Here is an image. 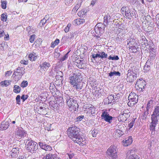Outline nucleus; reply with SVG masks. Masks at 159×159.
Listing matches in <instances>:
<instances>
[{
    "instance_id": "obj_1",
    "label": "nucleus",
    "mask_w": 159,
    "mask_h": 159,
    "mask_svg": "<svg viewBox=\"0 0 159 159\" xmlns=\"http://www.w3.org/2000/svg\"><path fill=\"white\" fill-rule=\"evenodd\" d=\"M81 78L80 71L78 69L75 70L72 74V75L70 77V84L78 91L81 90L83 87V84L80 82V79Z\"/></svg>"
},
{
    "instance_id": "obj_2",
    "label": "nucleus",
    "mask_w": 159,
    "mask_h": 159,
    "mask_svg": "<svg viewBox=\"0 0 159 159\" xmlns=\"http://www.w3.org/2000/svg\"><path fill=\"white\" fill-rule=\"evenodd\" d=\"M69 137L74 142L79 143L82 141V138L80 135V130L75 127L69 128L67 130Z\"/></svg>"
},
{
    "instance_id": "obj_3",
    "label": "nucleus",
    "mask_w": 159,
    "mask_h": 159,
    "mask_svg": "<svg viewBox=\"0 0 159 159\" xmlns=\"http://www.w3.org/2000/svg\"><path fill=\"white\" fill-rule=\"evenodd\" d=\"M151 125H150L151 130H154L157 125L159 120V106H156L153 113L151 115Z\"/></svg>"
},
{
    "instance_id": "obj_4",
    "label": "nucleus",
    "mask_w": 159,
    "mask_h": 159,
    "mask_svg": "<svg viewBox=\"0 0 159 159\" xmlns=\"http://www.w3.org/2000/svg\"><path fill=\"white\" fill-rule=\"evenodd\" d=\"M24 143L26 146L27 150L32 153H34L38 149V144L36 142L30 140L29 138L24 140Z\"/></svg>"
},
{
    "instance_id": "obj_5",
    "label": "nucleus",
    "mask_w": 159,
    "mask_h": 159,
    "mask_svg": "<svg viewBox=\"0 0 159 159\" xmlns=\"http://www.w3.org/2000/svg\"><path fill=\"white\" fill-rule=\"evenodd\" d=\"M66 102L69 107L74 111L78 110L79 105L74 97L68 96L66 97Z\"/></svg>"
},
{
    "instance_id": "obj_6",
    "label": "nucleus",
    "mask_w": 159,
    "mask_h": 159,
    "mask_svg": "<svg viewBox=\"0 0 159 159\" xmlns=\"http://www.w3.org/2000/svg\"><path fill=\"white\" fill-rule=\"evenodd\" d=\"M107 156L110 159H116L117 158L116 147L114 146H111L107 151Z\"/></svg>"
},
{
    "instance_id": "obj_7",
    "label": "nucleus",
    "mask_w": 159,
    "mask_h": 159,
    "mask_svg": "<svg viewBox=\"0 0 159 159\" xmlns=\"http://www.w3.org/2000/svg\"><path fill=\"white\" fill-rule=\"evenodd\" d=\"M128 98L129 101L128 102V104L129 106H133L137 102L138 96L137 95L130 93Z\"/></svg>"
},
{
    "instance_id": "obj_8",
    "label": "nucleus",
    "mask_w": 159,
    "mask_h": 159,
    "mask_svg": "<svg viewBox=\"0 0 159 159\" xmlns=\"http://www.w3.org/2000/svg\"><path fill=\"white\" fill-rule=\"evenodd\" d=\"M102 119L105 120L109 124L111 123L113 117L110 116L107 111H104L102 112L101 115Z\"/></svg>"
},
{
    "instance_id": "obj_9",
    "label": "nucleus",
    "mask_w": 159,
    "mask_h": 159,
    "mask_svg": "<svg viewBox=\"0 0 159 159\" xmlns=\"http://www.w3.org/2000/svg\"><path fill=\"white\" fill-rule=\"evenodd\" d=\"M20 146L17 145H14L11 152V156L12 158H16L18 156L20 152Z\"/></svg>"
},
{
    "instance_id": "obj_10",
    "label": "nucleus",
    "mask_w": 159,
    "mask_h": 159,
    "mask_svg": "<svg viewBox=\"0 0 159 159\" xmlns=\"http://www.w3.org/2000/svg\"><path fill=\"white\" fill-rule=\"evenodd\" d=\"M128 159H139V157L135 154L132 150H129L126 153Z\"/></svg>"
},
{
    "instance_id": "obj_11",
    "label": "nucleus",
    "mask_w": 159,
    "mask_h": 159,
    "mask_svg": "<svg viewBox=\"0 0 159 159\" xmlns=\"http://www.w3.org/2000/svg\"><path fill=\"white\" fill-rule=\"evenodd\" d=\"M42 159H61L55 153H48L43 157Z\"/></svg>"
},
{
    "instance_id": "obj_12",
    "label": "nucleus",
    "mask_w": 159,
    "mask_h": 159,
    "mask_svg": "<svg viewBox=\"0 0 159 159\" xmlns=\"http://www.w3.org/2000/svg\"><path fill=\"white\" fill-rule=\"evenodd\" d=\"M39 144L40 147L46 151H49L52 149V148L50 146L45 144L44 143L39 142Z\"/></svg>"
},
{
    "instance_id": "obj_13",
    "label": "nucleus",
    "mask_w": 159,
    "mask_h": 159,
    "mask_svg": "<svg viewBox=\"0 0 159 159\" xmlns=\"http://www.w3.org/2000/svg\"><path fill=\"white\" fill-rule=\"evenodd\" d=\"M16 137L22 138L26 135V133L22 128L18 129L15 134Z\"/></svg>"
},
{
    "instance_id": "obj_14",
    "label": "nucleus",
    "mask_w": 159,
    "mask_h": 159,
    "mask_svg": "<svg viewBox=\"0 0 159 159\" xmlns=\"http://www.w3.org/2000/svg\"><path fill=\"white\" fill-rule=\"evenodd\" d=\"M135 84L139 88V90L140 89H141L140 90L142 91H143V89H144L145 86V82L143 81H141V80H140L138 81Z\"/></svg>"
},
{
    "instance_id": "obj_15",
    "label": "nucleus",
    "mask_w": 159,
    "mask_h": 159,
    "mask_svg": "<svg viewBox=\"0 0 159 159\" xmlns=\"http://www.w3.org/2000/svg\"><path fill=\"white\" fill-rule=\"evenodd\" d=\"M104 26L101 27V26H96L95 27V31L97 34H102L104 33Z\"/></svg>"
},
{
    "instance_id": "obj_16",
    "label": "nucleus",
    "mask_w": 159,
    "mask_h": 159,
    "mask_svg": "<svg viewBox=\"0 0 159 159\" xmlns=\"http://www.w3.org/2000/svg\"><path fill=\"white\" fill-rule=\"evenodd\" d=\"M9 126V123L8 121H3L1 124L0 130H3L6 129Z\"/></svg>"
},
{
    "instance_id": "obj_17",
    "label": "nucleus",
    "mask_w": 159,
    "mask_h": 159,
    "mask_svg": "<svg viewBox=\"0 0 159 159\" xmlns=\"http://www.w3.org/2000/svg\"><path fill=\"white\" fill-rule=\"evenodd\" d=\"M50 66V63L46 62H43L40 65V67L44 70L48 69Z\"/></svg>"
},
{
    "instance_id": "obj_18",
    "label": "nucleus",
    "mask_w": 159,
    "mask_h": 159,
    "mask_svg": "<svg viewBox=\"0 0 159 159\" xmlns=\"http://www.w3.org/2000/svg\"><path fill=\"white\" fill-rule=\"evenodd\" d=\"M123 142L124 146H127L130 145L132 142V137L129 136L128 139H126L125 140H123Z\"/></svg>"
},
{
    "instance_id": "obj_19",
    "label": "nucleus",
    "mask_w": 159,
    "mask_h": 159,
    "mask_svg": "<svg viewBox=\"0 0 159 159\" xmlns=\"http://www.w3.org/2000/svg\"><path fill=\"white\" fill-rule=\"evenodd\" d=\"M84 64L83 60L77 59L75 61V64L80 69H81L83 67V65Z\"/></svg>"
},
{
    "instance_id": "obj_20",
    "label": "nucleus",
    "mask_w": 159,
    "mask_h": 159,
    "mask_svg": "<svg viewBox=\"0 0 159 159\" xmlns=\"http://www.w3.org/2000/svg\"><path fill=\"white\" fill-rule=\"evenodd\" d=\"M37 55L34 52L30 54L29 56V59L31 61L35 60L37 58Z\"/></svg>"
},
{
    "instance_id": "obj_21",
    "label": "nucleus",
    "mask_w": 159,
    "mask_h": 159,
    "mask_svg": "<svg viewBox=\"0 0 159 159\" xmlns=\"http://www.w3.org/2000/svg\"><path fill=\"white\" fill-rule=\"evenodd\" d=\"M25 69L23 67H19L15 69L14 71L23 75L25 73Z\"/></svg>"
},
{
    "instance_id": "obj_22",
    "label": "nucleus",
    "mask_w": 159,
    "mask_h": 159,
    "mask_svg": "<svg viewBox=\"0 0 159 159\" xmlns=\"http://www.w3.org/2000/svg\"><path fill=\"white\" fill-rule=\"evenodd\" d=\"M85 22V20L83 19H78L75 20L74 21V23L75 25H79Z\"/></svg>"
},
{
    "instance_id": "obj_23",
    "label": "nucleus",
    "mask_w": 159,
    "mask_h": 159,
    "mask_svg": "<svg viewBox=\"0 0 159 159\" xmlns=\"http://www.w3.org/2000/svg\"><path fill=\"white\" fill-rule=\"evenodd\" d=\"M121 11L123 14H124L125 13H127V12H130V10L128 6H124L122 7L121 10Z\"/></svg>"
},
{
    "instance_id": "obj_24",
    "label": "nucleus",
    "mask_w": 159,
    "mask_h": 159,
    "mask_svg": "<svg viewBox=\"0 0 159 159\" xmlns=\"http://www.w3.org/2000/svg\"><path fill=\"white\" fill-rule=\"evenodd\" d=\"M151 64V63L150 61L148 60L145 65L144 66V70H145L144 72H147L150 69V65Z\"/></svg>"
},
{
    "instance_id": "obj_25",
    "label": "nucleus",
    "mask_w": 159,
    "mask_h": 159,
    "mask_svg": "<svg viewBox=\"0 0 159 159\" xmlns=\"http://www.w3.org/2000/svg\"><path fill=\"white\" fill-rule=\"evenodd\" d=\"M108 75L109 76L111 77H112L114 75L120 76V73L119 71H113L109 73Z\"/></svg>"
},
{
    "instance_id": "obj_26",
    "label": "nucleus",
    "mask_w": 159,
    "mask_h": 159,
    "mask_svg": "<svg viewBox=\"0 0 159 159\" xmlns=\"http://www.w3.org/2000/svg\"><path fill=\"white\" fill-rule=\"evenodd\" d=\"M14 75H15L14 77H15V79L18 80L20 79L22 77L23 75L21 74H20L14 71V73L13 74V76H14Z\"/></svg>"
},
{
    "instance_id": "obj_27",
    "label": "nucleus",
    "mask_w": 159,
    "mask_h": 159,
    "mask_svg": "<svg viewBox=\"0 0 159 159\" xmlns=\"http://www.w3.org/2000/svg\"><path fill=\"white\" fill-rule=\"evenodd\" d=\"M42 40L41 39L39 38L37 39L34 42V44H35L36 48L39 47L42 43Z\"/></svg>"
},
{
    "instance_id": "obj_28",
    "label": "nucleus",
    "mask_w": 159,
    "mask_h": 159,
    "mask_svg": "<svg viewBox=\"0 0 159 159\" xmlns=\"http://www.w3.org/2000/svg\"><path fill=\"white\" fill-rule=\"evenodd\" d=\"M13 92L16 93H19L20 92V87L18 85H15L13 87Z\"/></svg>"
},
{
    "instance_id": "obj_29",
    "label": "nucleus",
    "mask_w": 159,
    "mask_h": 159,
    "mask_svg": "<svg viewBox=\"0 0 159 159\" xmlns=\"http://www.w3.org/2000/svg\"><path fill=\"white\" fill-rule=\"evenodd\" d=\"M153 102V100H150L148 101L146 107V110H149L152 107Z\"/></svg>"
},
{
    "instance_id": "obj_30",
    "label": "nucleus",
    "mask_w": 159,
    "mask_h": 159,
    "mask_svg": "<svg viewBox=\"0 0 159 159\" xmlns=\"http://www.w3.org/2000/svg\"><path fill=\"white\" fill-rule=\"evenodd\" d=\"M11 81H9L8 80H6L4 81H2L0 83V84L1 85H4L6 87L10 85L11 84Z\"/></svg>"
},
{
    "instance_id": "obj_31",
    "label": "nucleus",
    "mask_w": 159,
    "mask_h": 159,
    "mask_svg": "<svg viewBox=\"0 0 159 159\" xmlns=\"http://www.w3.org/2000/svg\"><path fill=\"white\" fill-rule=\"evenodd\" d=\"M63 73L61 71H58L57 72V74L56 76V79H58L59 80L60 78H61H61L63 77Z\"/></svg>"
},
{
    "instance_id": "obj_32",
    "label": "nucleus",
    "mask_w": 159,
    "mask_h": 159,
    "mask_svg": "<svg viewBox=\"0 0 159 159\" xmlns=\"http://www.w3.org/2000/svg\"><path fill=\"white\" fill-rule=\"evenodd\" d=\"M7 16L6 13H3L1 14V19L2 21L5 22L6 21L7 19Z\"/></svg>"
},
{
    "instance_id": "obj_33",
    "label": "nucleus",
    "mask_w": 159,
    "mask_h": 159,
    "mask_svg": "<svg viewBox=\"0 0 159 159\" xmlns=\"http://www.w3.org/2000/svg\"><path fill=\"white\" fill-rule=\"evenodd\" d=\"M59 41L60 40L58 39H57L54 42L52 43L51 47L53 48H54L56 45H57L59 43Z\"/></svg>"
},
{
    "instance_id": "obj_34",
    "label": "nucleus",
    "mask_w": 159,
    "mask_h": 159,
    "mask_svg": "<svg viewBox=\"0 0 159 159\" xmlns=\"http://www.w3.org/2000/svg\"><path fill=\"white\" fill-rule=\"evenodd\" d=\"M1 7L2 8L5 9L7 7V2L6 1H1Z\"/></svg>"
},
{
    "instance_id": "obj_35",
    "label": "nucleus",
    "mask_w": 159,
    "mask_h": 159,
    "mask_svg": "<svg viewBox=\"0 0 159 159\" xmlns=\"http://www.w3.org/2000/svg\"><path fill=\"white\" fill-rule=\"evenodd\" d=\"M108 55L106 53L104 52H100V58L103 59V58H107Z\"/></svg>"
},
{
    "instance_id": "obj_36",
    "label": "nucleus",
    "mask_w": 159,
    "mask_h": 159,
    "mask_svg": "<svg viewBox=\"0 0 159 159\" xmlns=\"http://www.w3.org/2000/svg\"><path fill=\"white\" fill-rule=\"evenodd\" d=\"M148 111L149 110H146V111L143 113L142 116V119L143 120L146 119L147 118V116L149 114Z\"/></svg>"
},
{
    "instance_id": "obj_37",
    "label": "nucleus",
    "mask_w": 159,
    "mask_h": 159,
    "mask_svg": "<svg viewBox=\"0 0 159 159\" xmlns=\"http://www.w3.org/2000/svg\"><path fill=\"white\" fill-rule=\"evenodd\" d=\"M113 24H114V25L116 26L119 27V26H120V25L119 24L120 21L118 19H115L113 20Z\"/></svg>"
},
{
    "instance_id": "obj_38",
    "label": "nucleus",
    "mask_w": 159,
    "mask_h": 159,
    "mask_svg": "<svg viewBox=\"0 0 159 159\" xmlns=\"http://www.w3.org/2000/svg\"><path fill=\"white\" fill-rule=\"evenodd\" d=\"M28 85V82L27 81L24 80L21 83L20 86L22 88H25Z\"/></svg>"
},
{
    "instance_id": "obj_39",
    "label": "nucleus",
    "mask_w": 159,
    "mask_h": 159,
    "mask_svg": "<svg viewBox=\"0 0 159 159\" xmlns=\"http://www.w3.org/2000/svg\"><path fill=\"white\" fill-rule=\"evenodd\" d=\"M130 77V79L129 81V82H132L136 78V74L134 73Z\"/></svg>"
},
{
    "instance_id": "obj_40",
    "label": "nucleus",
    "mask_w": 159,
    "mask_h": 159,
    "mask_svg": "<svg viewBox=\"0 0 159 159\" xmlns=\"http://www.w3.org/2000/svg\"><path fill=\"white\" fill-rule=\"evenodd\" d=\"M91 56H92V58H93L94 59H95V58L97 57L100 58V52L98 51V53L96 54H93Z\"/></svg>"
},
{
    "instance_id": "obj_41",
    "label": "nucleus",
    "mask_w": 159,
    "mask_h": 159,
    "mask_svg": "<svg viewBox=\"0 0 159 159\" xmlns=\"http://www.w3.org/2000/svg\"><path fill=\"white\" fill-rule=\"evenodd\" d=\"M98 132V131L97 129H94L92 131L91 134L93 135V136L94 137H95L97 136V134Z\"/></svg>"
},
{
    "instance_id": "obj_42",
    "label": "nucleus",
    "mask_w": 159,
    "mask_h": 159,
    "mask_svg": "<svg viewBox=\"0 0 159 159\" xmlns=\"http://www.w3.org/2000/svg\"><path fill=\"white\" fill-rule=\"evenodd\" d=\"M134 73V72L131 71L130 70H129L128 71V73L127 74V79H130V77Z\"/></svg>"
},
{
    "instance_id": "obj_43",
    "label": "nucleus",
    "mask_w": 159,
    "mask_h": 159,
    "mask_svg": "<svg viewBox=\"0 0 159 159\" xmlns=\"http://www.w3.org/2000/svg\"><path fill=\"white\" fill-rule=\"evenodd\" d=\"M108 59L109 60H118L119 59V57L117 55L114 56L113 57L110 56L108 57Z\"/></svg>"
},
{
    "instance_id": "obj_44",
    "label": "nucleus",
    "mask_w": 159,
    "mask_h": 159,
    "mask_svg": "<svg viewBox=\"0 0 159 159\" xmlns=\"http://www.w3.org/2000/svg\"><path fill=\"white\" fill-rule=\"evenodd\" d=\"M89 113H91L92 114H95V109L93 106L91 107L88 111Z\"/></svg>"
},
{
    "instance_id": "obj_45",
    "label": "nucleus",
    "mask_w": 159,
    "mask_h": 159,
    "mask_svg": "<svg viewBox=\"0 0 159 159\" xmlns=\"http://www.w3.org/2000/svg\"><path fill=\"white\" fill-rule=\"evenodd\" d=\"M153 30V28L152 26H148L147 30H146V31L147 33L150 34V33H149L152 32Z\"/></svg>"
},
{
    "instance_id": "obj_46",
    "label": "nucleus",
    "mask_w": 159,
    "mask_h": 159,
    "mask_svg": "<svg viewBox=\"0 0 159 159\" xmlns=\"http://www.w3.org/2000/svg\"><path fill=\"white\" fill-rule=\"evenodd\" d=\"M46 16L44 18L43 20H41L40 22V23H42V25L43 26L45 24V23L47 22H48V20H46V18H47V17Z\"/></svg>"
},
{
    "instance_id": "obj_47",
    "label": "nucleus",
    "mask_w": 159,
    "mask_h": 159,
    "mask_svg": "<svg viewBox=\"0 0 159 159\" xmlns=\"http://www.w3.org/2000/svg\"><path fill=\"white\" fill-rule=\"evenodd\" d=\"M66 157H68L69 159H77L74 157V155L73 154L67 153L66 155Z\"/></svg>"
},
{
    "instance_id": "obj_48",
    "label": "nucleus",
    "mask_w": 159,
    "mask_h": 159,
    "mask_svg": "<svg viewBox=\"0 0 159 159\" xmlns=\"http://www.w3.org/2000/svg\"><path fill=\"white\" fill-rule=\"evenodd\" d=\"M36 36L35 34H33L31 35L29 39L31 43H32L34 42V39L36 38Z\"/></svg>"
},
{
    "instance_id": "obj_49",
    "label": "nucleus",
    "mask_w": 159,
    "mask_h": 159,
    "mask_svg": "<svg viewBox=\"0 0 159 159\" xmlns=\"http://www.w3.org/2000/svg\"><path fill=\"white\" fill-rule=\"evenodd\" d=\"M156 23L157 24V26L159 29V14H157L156 16Z\"/></svg>"
},
{
    "instance_id": "obj_50",
    "label": "nucleus",
    "mask_w": 159,
    "mask_h": 159,
    "mask_svg": "<svg viewBox=\"0 0 159 159\" xmlns=\"http://www.w3.org/2000/svg\"><path fill=\"white\" fill-rule=\"evenodd\" d=\"M84 116L82 115L78 117H76V121L79 122L81 121L84 118Z\"/></svg>"
},
{
    "instance_id": "obj_51",
    "label": "nucleus",
    "mask_w": 159,
    "mask_h": 159,
    "mask_svg": "<svg viewBox=\"0 0 159 159\" xmlns=\"http://www.w3.org/2000/svg\"><path fill=\"white\" fill-rule=\"evenodd\" d=\"M125 16L127 18H128L129 19H131L132 17L131 14L130 12L126 13H125Z\"/></svg>"
},
{
    "instance_id": "obj_52",
    "label": "nucleus",
    "mask_w": 159,
    "mask_h": 159,
    "mask_svg": "<svg viewBox=\"0 0 159 159\" xmlns=\"http://www.w3.org/2000/svg\"><path fill=\"white\" fill-rule=\"evenodd\" d=\"M69 52H68L67 53L64 57H62L61 59H60V61H63L68 57V54L69 53Z\"/></svg>"
},
{
    "instance_id": "obj_53",
    "label": "nucleus",
    "mask_w": 159,
    "mask_h": 159,
    "mask_svg": "<svg viewBox=\"0 0 159 159\" xmlns=\"http://www.w3.org/2000/svg\"><path fill=\"white\" fill-rule=\"evenodd\" d=\"M135 119H133L132 121L128 125V126L129 128V129L132 128L134 124L135 123Z\"/></svg>"
},
{
    "instance_id": "obj_54",
    "label": "nucleus",
    "mask_w": 159,
    "mask_h": 159,
    "mask_svg": "<svg viewBox=\"0 0 159 159\" xmlns=\"http://www.w3.org/2000/svg\"><path fill=\"white\" fill-rule=\"evenodd\" d=\"M115 95H113L112 96V98L113 99V100H117L119 98V95H120V94L119 93H118L116 94V93H115Z\"/></svg>"
},
{
    "instance_id": "obj_55",
    "label": "nucleus",
    "mask_w": 159,
    "mask_h": 159,
    "mask_svg": "<svg viewBox=\"0 0 159 159\" xmlns=\"http://www.w3.org/2000/svg\"><path fill=\"white\" fill-rule=\"evenodd\" d=\"M74 37V34L70 33V34H68V36H66V39H71L73 38Z\"/></svg>"
},
{
    "instance_id": "obj_56",
    "label": "nucleus",
    "mask_w": 159,
    "mask_h": 159,
    "mask_svg": "<svg viewBox=\"0 0 159 159\" xmlns=\"http://www.w3.org/2000/svg\"><path fill=\"white\" fill-rule=\"evenodd\" d=\"M20 96L19 95H18L16 98V101L17 103L19 104H20Z\"/></svg>"
},
{
    "instance_id": "obj_57",
    "label": "nucleus",
    "mask_w": 159,
    "mask_h": 159,
    "mask_svg": "<svg viewBox=\"0 0 159 159\" xmlns=\"http://www.w3.org/2000/svg\"><path fill=\"white\" fill-rule=\"evenodd\" d=\"M28 97V95H27L23 94L21 96V99L23 100V101H24L26 99H27Z\"/></svg>"
},
{
    "instance_id": "obj_58",
    "label": "nucleus",
    "mask_w": 159,
    "mask_h": 159,
    "mask_svg": "<svg viewBox=\"0 0 159 159\" xmlns=\"http://www.w3.org/2000/svg\"><path fill=\"white\" fill-rule=\"evenodd\" d=\"M116 133L119 134V135L120 136L123 135L124 134L123 131L119 129L116 130Z\"/></svg>"
},
{
    "instance_id": "obj_59",
    "label": "nucleus",
    "mask_w": 159,
    "mask_h": 159,
    "mask_svg": "<svg viewBox=\"0 0 159 159\" xmlns=\"http://www.w3.org/2000/svg\"><path fill=\"white\" fill-rule=\"evenodd\" d=\"M134 40V39H132V38H129L127 40V41L128 44L130 43V44L132 45V42L133 40Z\"/></svg>"
},
{
    "instance_id": "obj_60",
    "label": "nucleus",
    "mask_w": 159,
    "mask_h": 159,
    "mask_svg": "<svg viewBox=\"0 0 159 159\" xmlns=\"http://www.w3.org/2000/svg\"><path fill=\"white\" fill-rule=\"evenodd\" d=\"M93 106L92 105L90 104H86L84 106V108L86 109H88V110L91 107Z\"/></svg>"
},
{
    "instance_id": "obj_61",
    "label": "nucleus",
    "mask_w": 159,
    "mask_h": 159,
    "mask_svg": "<svg viewBox=\"0 0 159 159\" xmlns=\"http://www.w3.org/2000/svg\"><path fill=\"white\" fill-rule=\"evenodd\" d=\"M12 71L11 70H9L8 71H7L6 72L5 75L7 76H8L11 75L12 73Z\"/></svg>"
},
{
    "instance_id": "obj_62",
    "label": "nucleus",
    "mask_w": 159,
    "mask_h": 159,
    "mask_svg": "<svg viewBox=\"0 0 159 159\" xmlns=\"http://www.w3.org/2000/svg\"><path fill=\"white\" fill-rule=\"evenodd\" d=\"M73 0H65V3L67 5L71 3L72 1Z\"/></svg>"
},
{
    "instance_id": "obj_63",
    "label": "nucleus",
    "mask_w": 159,
    "mask_h": 159,
    "mask_svg": "<svg viewBox=\"0 0 159 159\" xmlns=\"http://www.w3.org/2000/svg\"><path fill=\"white\" fill-rule=\"evenodd\" d=\"M128 114L125 113L124 115V118H122L123 120H126L127 118L128 117Z\"/></svg>"
},
{
    "instance_id": "obj_64",
    "label": "nucleus",
    "mask_w": 159,
    "mask_h": 159,
    "mask_svg": "<svg viewBox=\"0 0 159 159\" xmlns=\"http://www.w3.org/2000/svg\"><path fill=\"white\" fill-rule=\"evenodd\" d=\"M79 7V5L77 4L76 6L73 9V11H77Z\"/></svg>"
}]
</instances>
